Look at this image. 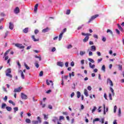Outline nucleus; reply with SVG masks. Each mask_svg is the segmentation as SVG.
Masks as SVG:
<instances>
[{
	"mask_svg": "<svg viewBox=\"0 0 124 124\" xmlns=\"http://www.w3.org/2000/svg\"><path fill=\"white\" fill-rule=\"evenodd\" d=\"M28 31H29V28H26L23 30V32H24V33H28Z\"/></svg>",
	"mask_w": 124,
	"mask_h": 124,
	"instance_id": "11",
	"label": "nucleus"
},
{
	"mask_svg": "<svg viewBox=\"0 0 124 124\" xmlns=\"http://www.w3.org/2000/svg\"><path fill=\"white\" fill-rule=\"evenodd\" d=\"M43 116H44V120H46L48 119V115H46V114H44Z\"/></svg>",
	"mask_w": 124,
	"mask_h": 124,
	"instance_id": "32",
	"label": "nucleus"
},
{
	"mask_svg": "<svg viewBox=\"0 0 124 124\" xmlns=\"http://www.w3.org/2000/svg\"><path fill=\"white\" fill-rule=\"evenodd\" d=\"M39 32V31H38V30H35L34 31L35 34H37V33H38Z\"/></svg>",
	"mask_w": 124,
	"mask_h": 124,
	"instance_id": "47",
	"label": "nucleus"
},
{
	"mask_svg": "<svg viewBox=\"0 0 124 124\" xmlns=\"http://www.w3.org/2000/svg\"><path fill=\"white\" fill-rule=\"evenodd\" d=\"M109 89L110 91L111 92L112 95H115V93H114V89H113V88L110 87Z\"/></svg>",
	"mask_w": 124,
	"mask_h": 124,
	"instance_id": "22",
	"label": "nucleus"
},
{
	"mask_svg": "<svg viewBox=\"0 0 124 124\" xmlns=\"http://www.w3.org/2000/svg\"><path fill=\"white\" fill-rule=\"evenodd\" d=\"M37 120H38L37 122H38V123H39V124H41L42 121H41V118H40V117L38 116L37 117Z\"/></svg>",
	"mask_w": 124,
	"mask_h": 124,
	"instance_id": "18",
	"label": "nucleus"
},
{
	"mask_svg": "<svg viewBox=\"0 0 124 124\" xmlns=\"http://www.w3.org/2000/svg\"><path fill=\"white\" fill-rule=\"evenodd\" d=\"M97 108L96 107H93V108L92 109V113H93V112H95V110H96Z\"/></svg>",
	"mask_w": 124,
	"mask_h": 124,
	"instance_id": "45",
	"label": "nucleus"
},
{
	"mask_svg": "<svg viewBox=\"0 0 124 124\" xmlns=\"http://www.w3.org/2000/svg\"><path fill=\"white\" fill-rule=\"evenodd\" d=\"M9 103H10L11 104H12L14 106H15V103H14V102H13V101L12 100H9Z\"/></svg>",
	"mask_w": 124,
	"mask_h": 124,
	"instance_id": "29",
	"label": "nucleus"
},
{
	"mask_svg": "<svg viewBox=\"0 0 124 124\" xmlns=\"http://www.w3.org/2000/svg\"><path fill=\"white\" fill-rule=\"evenodd\" d=\"M116 111H117V106H115L114 108V112L116 113Z\"/></svg>",
	"mask_w": 124,
	"mask_h": 124,
	"instance_id": "54",
	"label": "nucleus"
},
{
	"mask_svg": "<svg viewBox=\"0 0 124 124\" xmlns=\"http://www.w3.org/2000/svg\"><path fill=\"white\" fill-rule=\"evenodd\" d=\"M38 123H39V122L37 121H32V124H38Z\"/></svg>",
	"mask_w": 124,
	"mask_h": 124,
	"instance_id": "36",
	"label": "nucleus"
},
{
	"mask_svg": "<svg viewBox=\"0 0 124 124\" xmlns=\"http://www.w3.org/2000/svg\"><path fill=\"white\" fill-rule=\"evenodd\" d=\"M90 38L89 36H86L84 39L83 40V42H87L89 40V39Z\"/></svg>",
	"mask_w": 124,
	"mask_h": 124,
	"instance_id": "12",
	"label": "nucleus"
},
{
	"mask_svg": "<svg viewBox=\"0 0 124 124\" xmlns=\"http://www.w3.org/2000/svg\"><path fill=\"white\" fill-rule=\"evenodd\" d=\"M9 51H10V49H8L5 52L4 55L5 57H6V56H7V54H8V53H9Z\"/></svg>",
	"mask_w": 124,
	"mask_h": 124,
	"instance_id": "30",
	"label": "nucleus"
},
{
	"mask_svg": "<svg viewBox=\"0 0 124 124\" xmlns=\"http://www.w3.org/2000/svg\"><path fill=\"white\" fill-rule=\"evenodd\" d=\"M84 94L86 96H89V93H88V90L84 89Z\"/></svg>",
	"mask_w": 124,
	"mask_h": 124,
	"instance_id": "20",
	"label": "nucleus"
},
{
	"mask_svg": "<svg viewBox=\"0 0 124 124\" xmlns=\"http://www.w3.org/2000/svg\"><path fill=\"white\" fill-rule=\"evenodd\" d=\"M50 29H49V28L47 27L46 29H44L42 30V32H47Z\"/></svg>",
	"mask_w": 124,
	"mask_h": 124,
	"instance_id": "13",
	"label": "nucleus"
},
{
	"mask_svg": "<svg viewBox=\"0 0 124 124\" xmlns=\"http://www.w3.org/2000/svg\"><path fill=\"white\" fill-rule=\"evenodd\" d=\"M31 37L32 39H33V41H34V42L39 41V38L35 39V37L34 35H32Z\"/></svg>",
	"mask_w": 124,
	"mask_h": 124,
	"instance_id": "8",
	"label": "nucleus"
},
{
	"mask_svg": "<svg viewBox=\"0 0 124 124\" xmlns=\"http://www.w3.org/2000/svg\"><path fill=\"white\" fill-rule=\"evenodd\" d=\"M70 48H72V45H69L67 46V49H70Z\"/></svg>",
	"mask_w": 124,
	"mask_h": 124,
	"instance_id": "56",
	"label": "nucleus"
},
{
	"mask_svg": "<svg viewBox=\"0 0 124 124\" xmlns=\"http://www.w3.org/2000/svg\"><path fill=\"white\" fill-rule=\"evenodd\" d=\"M107 32L108 33V32H110V34H113V32L110 29H108L107 31Z\"/></svg>",
	"mask_w": 124,
	"mask_h": 124,
	"instance_id": "34",
	"label": "nucleus"
},
{
	"mask_svg": "<svg viewBox=\"0 0 124 124\" xmlns=\"http://www.w3.org/2000/svg\"><path fill=\"white\" fill-rule=\"evenodd\" d=\"M6 76H8V77H10V78H12V75L10 74H6Z\"/></svg>",
	"mask_w": 124,
	"mask_h": 124,
	"instance_id": "39",
	"label": "nucleus"
},
{
	"mask_svg": "<svg viewBox=\"0 0 124 124\" xmlns=\"http://www.w3.org/2000/svg\"><path fill=\"white\" fill-rule=\"evenodd\" d=\"M65 65L66 67H68V62H66L65 63Z\"/></svg>",
	"mask_w": 124,
	"mask_h": 124,
	"instance_id": "62",
	"label": "nucleus"
},
{
	"mask_svg": "<svg viewBox=\"0 0 124 124\" xmlns=\"http://www.w3.org/2000/svg\"><path fill=\"white\" fill-rule=\"evenodd\" d=\"M14 13L15 14H18V13H20V9H19V7H17L15 9Z\"/></svg>",
	"mask_w": 124,
	"mask_h": 124,
	"instance_id": "7",
	"label": "nucleus"
},
{
	"mask_svg": "<svg viewBox=\"0 0 124 124\" xmlns=\"http://www.w3.org/2000/svg\"><path fill=\"white\" fill-rule=\"evenodd\" d=\"M19 72L21 73V76L22 79H25V75H24V73L23 72V71L20 70L19 71Z\"/></svg>",
	"mask_w": 124,
	"mask_h": 124,
	"instance_id": "10",
	"label": "nucleus"
},
{
	"mask_svg": "<svg viewBox=\"0 0 124 124\" xmlns=\"http://www.w3.org/2000/svg\"><path fill=\"white\" fill-rule=\"evenodd\" d=\"M21 89H22V87H18V88L15 89L14 90V93H20V92H21Z\"/></svg>",
	"mask_w": 124,
	"mask_h": 124,
	"instance_id": "5",
	"label": "nucleus"
},
{
	"mask_svg": "<svg viewBox=\"0 0 124 124\" xmlns=\"http://www.w3.org/2000/svg\"><path fill=\"white\" fill-rule=\"evenodd\" d=\"M15 46H16V47H17V48H19V49H24L25 48V46L19 43L15 44Z\"/></svg>",
	"mask_w": 124,
	"mask_h": 124,
	"instance_id": "1",
	"label": "nucleus"
},
{
	"mask_svg": "<svg viewBox=\"0 0 124 124\" xmlns=\"http://www.w3.org/2000/svg\"><path fill=\"white\" fill-rule=\"evenodd\" d=\"M113 124H117L118 123H117V120H115L113 121Z\"/></svg>",
	"mask_w": 124,
	"mask_h": 124,
	"instance_id": "64",
	"label": "nucleus"
},
{
	"mask_svg": "<svg viewBox=\"0 0 124 124\" xmlns=\"http://www.w3.org/2000/svg\"><path fill=\"white\" fill-rule=\"evenodd\" d=\"M38 7V4H36V5L34 6V11L35 12H36L37 11V8Z\"/></svg>",
	"mask_w": 124,
	"mask_h": 124,
	"instance_id": "14",
	"label": "nucleus"
},
{
	"mask_svg": "<svg viewBox=\"0 0 124 124\" xmlns=\"http://www.w3.org/2000/svg\"><path fill=\"white\" fill-rule=\"evenodd\" d=\"M46 83L47 86H49L50 85V82H49V80L46 79Z\"/></svg>",
	"mask_w": 124,
	"mask_h": 124,
	"instance_id": "53",
	"label": "nucleus"
},
{
	"mask_svg": "<svg viewBox=\"0 0 124 124\" xmlns=\"http://www.w3.org/2000/svg\"><path fill=\"white\" fill-rule=\"evenodd\" d=\"M109 99L110 100H112L113 99L112 98V94L111 93L109 94Z\"/></svg>",
	"mask_w": 124,
	"mask_h": 124,
	"instance_id": "51",
	"label": "nucleus"
},
{
	"mask_svg": "<svg viewBox=\"0 0 124 124\" xmlns=\"http://www.w3.org/2000/svg\"><path fill=\"white\" fill-rule=\"evenodd\" d=\"M99 121V118H95L93 120V122L94 124V122H98Z\"/></svg>",
	"mask_w": 124,
	"mask_h": 124,
	"instance_id": "43",
	"label": "nucleus"
},
{
	"mask_svg": "<svg viewBox=\"0 0 124 124\" xmlns=\"http://www.w3.org/2000/svg\"><path fill=\"white\" fill-rule=\"evenodd\" d=\"M88 61L90 62H92V63H94V60L92 59L89 58Z\"/></svg>",
	"mask_w": 124,
	"mask_h": 124,
	"instance_id": "28",
	"label": "nucleus"
},
{
	"mask_svg": "<svg viewBox=\"0 0 124 124\" xmlns=\"http://www.w3.org/2000/svg\"><path fill=\"white\" fill-rule=\"evenodd\" d=\"M62 120H64V117H63L62 116H60L59 120L62 121Z\"/></svg>",
	"mask_w": 124,
	"mask_h": 124,
	"instance_id": "41",
	"label": "nucleus"
},
{
	"mask_svg": "<svg viewBox=\"0 0 124 124\" xmlns=\"http://www.w3.org/2000/svg\"><path fill=\"white\" fill-rule=\"evenodd\" d=\"M107 83H109L111 87H113V86H114V84H113V81H112V80H111L110 78H108Z\"/></svg>",
	"mask_w": 124,
	"mask_h": 124,
	"instance_id": "6",
	"label": "nucleus"
},
{
	"mask_svg": "<svg viewBox=\"0 0 124 124\" xmlns=\"http://www.w3.org/2000/svg\"><path fill=\"white\" fill-rule=\"evenodd\" d=\"M83 26H84V25H81V26H79V27L78 28L77 30H79L82 29L83 28Z\"/></svg>",
	"mask_w": 124,
	"mask_h": 124,
	"instance_id": "44",
	"label": "nucleus"
},
{
	"mask_svg": "<svg viewBox=\"0 0 124 124\" xmlns=\"http://www.w3.org/2000/svg\"><path fill=\"white\" fill-rule=\"evenodd\" d=\"M11 73V69L8 68L6 72V74H10Z\"/></svg>",
	"mask_w": 124,
	"mask_h": 124,
	"instance_id": "19",
	"label": "nucleus"
},
{
	"mask_svg": "<svg viewBox=\"0 0 124 124\" xmlns=\"http://www.w3.org/2000/svg\"><path fill=\"white\" fill-rule=\"evenodd\" d=\"M75 76V75L74 74V72H73L72 74L71 73L69 74V76L70 78H71V76H72L73 77H74Z\"/></svg>",
	"mask_w": 124,
	"mask_h": 124,
	"instance_id": "25",
	"label": "nucleus"
},
{
	"mask_svg": "<svg viewBox=\"0 0 124 124\" xmlns=\"http://www.w3.org/2000/svg\"><path fill=\"white\" fill-rule=\"evenodd\" d=\"M89 56H93V52L89 51Z\"/></svg>",
	"mask_w": 124,
	"mask_h": 124,
	"instance_id": "58",
	"label": "nucleus"
},
{
	"mask_svg": "<svg viewBox=\"0 0 124 124\" xmlns=\"http://www.w3.org/2000/svg\"><path fill=\"white\" fill-rule=\"evenodd\" d=\"M5 107H6V104L5 103L2 104V105H1L2 109H4Z\"/></svg>",
	"mask_w": 124,
	"mask_h": 124,
	"instance_id": "26",
	"label": "nucleus"
},
{
	"mask_svg": "<svg viewBox=\"0 0 124 124\" xmlns=\"http://www.w3.org/2000/svg\"><path fill=\"white\" fill-rule=\"evenodd\" d=\"M3 100L7 101V96H5V97L3 98Z\"/></svg>",
	"mask_w": 124,
	"mask_h": 124,
	"instance_id": "63",
	"label": "nucleus"
},
{
	"mask_svg": "<svg viewBox=\"0 0 124 124\" xmlns=\"http://www.w3.org/2000/svg\"><path fill=\"white\" fill-rule=\"evenodd\" d=\"M10 30H13L14 28V25L12 24V22L9 23V27Z\"/></svg>",
	"mask_w": 124,
	"mask_h": 124,
	"instance_id": "9",
	"label": "nucleus"
},
{
	"mask_svg": "<svg viewBox=\"0 0 124 124\" xmlns=\"http://www.w3.org/2000/svg\"><path fill=\"white\" fill-rule=\"evenodd\" d=\"M25 122L27 124H31V119L29 118H26L25 120Z\"/></svg>",
	"mask_w": 124,
	"mask_h": 124,
	"instance_id": "23",
	"label": "nucleus"
},
{
	"mask_svg": "<svg viewBox=\"0 0 124 124\" xmlns=\"http://www.w3.org/2000/svg\"><path fill=\"white\" fill-rule=\"evenodd\" d=\"M77 94L78 98H80V97L81 96V93H80V92L78 91L77 92Z\"/></svg>",
	"mask_w": 124,
	"mask_h": 124,
	"instance_id": "21",
	"label": "nucleus"
},
{
	"mask_svg": "<svg viewBox=\"0 0 124 124\" xmlns=\"http://www.w3.org/2000/svg\"><path fill=\"white\" fill-rule=\"evenodd\" d=\"M62 33H61L59 36V41H61V40H62Z\"/></svg>",
	"mask_w": 124,
	"mask_h": 124,
	"instance_id": "16",
	"label": "nucleus"
},
{
	"mask_svg": "<svg viewBox=\"0 0 124 124\" xmlns=\"http://www.w3.org/2000/svg\"><path fill=\"white\" fill-rule=\"evenodd\" d=\"M117 26H118V29H119V30H120V31H124V29H123V28H122V26H121V25H120V24H117Z\"/></svg>",
	"mask_w": 124,
	"mask_h": 124,
	"instance_id": "17",
	"label": "nucleus"
},
{
	"mask_svg": "<svg viewBox=\"0 0 124 124\" xmlns=\"http://www.w3.org/2000/svg\"><path fill=\"white\" fill-rule=\"evenodd\" d=\"M34 64H35V66H36V67L37 68H38V67H39V64H38V63L35 62V63H34Z\"/></svg>",
	"mask_w": 124,
	"mask_h": 124,
	"instance_id": "38",
	"label": "nucleus"
},
{
	"mask_svg": "<svg viewBox=\"0 0 124 124\" xmlns=\"http://www.w3.org/2000/svg\"><path fill=\"white\" fill-rule=\"evenodd\" d=\"M98 16V15H95V16H93L91 17V18L90 19L89 21H88V23H91L92 21H93L95 18H97Z\"/></svg>",
	"mask_w": 124,
	"mask_h": 124,
	"instance_id": "2",
	"label": "nucleus"
},
{
	"mask_svg": "<svg viewBox=\"0 0 124 124\" xmlns=\"http://www.w3.org/2000/svg\"><path fill=\"white\" fill-rule=\"evenodd\" d=\"M14 110L15 111V113H16V111H18V108L17 107H16L14 108Z\"/></svg>",
	"mask_w": 124,
	"mask_h": 124,
	"instance_id": "48",
	"label": "nucleus"
},
{
	"mask_svg": "<svg viewBox=\"0 0 124 124\" xmlns=\"http://www.w3.org/2000/svg\"><path fill=\"white\" fill-rule=\"evenodd\" d=\"M93 37L94 38H96L97 39H98V36H97L96 34H94L93 35Z\"/></svg>",
	"mask_w": 124,
	"mask_h": 124,
	"instance_id": "55",
	"label": "nucleus"
},
{
	"mask_svg": "<svg viewBox=\"0 0 124 124\" xmlns=\"http://www.w3.org/2000/svg\"><path fill=\"white\" fill-rule=\"evenodd\" d=\"M24 65L26 69H28V70L30 69V67H29L26 63H25Z\"/></svg>",
	"mask_w": 124,
	"mask_h": 124,
	"instance_id": "40",
	"label": "nucleus"
},
{
	"mask_svg": "<svg viewBox=\"0 0 124 124\" xmlns=\"http://www.w3.org/2000/svg\"><path fill=\"white\" fill-rule=\"evenodd\" d=\"M21 98L22 99H28V96L25 94L24 93H21Z\"/></svg>",
	"mask_w": 124,
	"mask_h": 124,
	"instance_id": "3",
	"label": "nucleus"
},
{
	"mask_svg": "<svg viewBox=\"0 0 124 124\" xmlns=\"http://www.w3.org/2000/svg\"><path fill=\"white\" fill-rule=\"evenodd\" d=\"M17 65L19 66V67H21V64H20V62L19 61L17 62Z\"/></svg>",
	"mask_w": 124,
	"mask_h": 124,
	"instance_id": "60",
	"label": "nucleus"
},
{
	"mask_svg": "<svg viewBox=\"0 0 124 124\" xmlns=\"http://www.w3.org/2000/svg\"><path fill=\"white\" fill-rule=\"evenodd\" d=\"M102 41H103L104 42H105V41H106V38L105 37H103L102 39Z\"/></svg>",
	"mask_w": 124,
	"mask_h": 124,
	"instance_id": "52",
	"label": "nucleus"
},
{
	"mask_svg": "<svg viewBox=\"0 0 124 124\" xmlns=\"http://www.w3.org/2000/svg\"><path fill=\"white\" fill-rule=\"evenodd\" d=\"M116 31L117 34H120V31L119 30L116 29Z\"/></svg>",
	"mask_w": 124,
	"mask_h": 124,
	"instance_id": "61",
	"label": "nucleus"
},
{
	"mask_svg": "<svg viewBox=\"0 0 124 124\" xmlns=\"http://www.w3.org/2000/svg\"><path fill=\"white\" fill-rule=\"evenodd\" d=\"M55 51H56V47H53L51 49V52H55Z\"/></svg>",
	"mask_w": 124,
	"mask_h": 124,
	"instance_id": "57",
	"label": "nucleus"
},
{
	"mask_svg": "<svg viewBox=\"0 0 124 124\" xmlns=\"http://www.w3.org/2000/svg\"><path fill=\"white\" fill-rule=\"evenodd\" d=\"M40 77H42V76H43V71H42L40 72L39 74Z\"/></svg>",
	"mask_w": 124,
	"mask_h": 124,
	"instance_id": "37",
	"label": "nucleus"
},
{
	"mask_svg": "<svg viewBox=\"0 0 124 124\" xmlns=\"http://www.w3.org/2000/svg\"><path fill=\"white\" fill-rule=\"evenodd\" d=\"M70 12H71L70 10H67L66 11V15H69V14H70Z\"/></svg>",
	"mask_w": 124,
	"mask_h": 124,
	"instance_id": "33",
	"label": "nucleus"
},
{
	"mask_svg": "<svg viewBox=\"0 0 124 124\" xmlns=\"http://www.w3.org/2000/svg\"><path fill=\"white\" fill-rule=\"evenodd\" d=\"M79 54L80 56H83V55H85V54H86V52L85 51H80Z\"/></svg>",
	"mask_w": 124,
	"mask_h": 124,
	"instance_id": "35",
	"label": "nucleus"
},
{
	"mask_svg": "<svg viewBox=\"0 0 124 124\" xmlns=\"http://www.w3.org/2000/svg\"><path fill=\"white\" fill-rule=\"evenodd\" d=\"M101 61H102V58H100V59H98L97 61L98 63H99V62H101Z\"/></svg>",
	"mask_w": 124,
	"mask_h": 124,
	"instance_id": "59",
	"label": "nucleus"
},
{
	"mask_svg": "<svg viewBox=\"0 0 124 124\" xmlns=\"http://www.w3.org/2000/svg\"><path fill=\"white\" fill-rule=\"evenodd\" d=\"M57 65H58V66H60L61 67H63L64 64L62 62H58L57 63Z\"/></svg>",
	"mask_w": 124,
	"mask_h": 124,
	"instance_id": "4",
	"label": "nucleus"
},
{
	"mask_svg": "<svg viewBox=\"0 0 124 124\" xmlns=\"http://www.w3.org/2000/svg\"><path fill=\"white\" fill-rule=\"evenodd\" d=\"M121 108H120L118 110V116H121Z\"/></svg>",
	"mask_w": 124,
	"mask_h": 124,
	"instance_id": "50",
	"label": "nucleus"
},
{
	"mask_svg": "<svg viewBox=\"0 0 124 124\" xmlns=\"http://www.w3.org/2000/svg\"><path fill=\"white\" fill-rule=\"evenodd\" d=\"M106 69V68L105 67V65H103L102 67V70H103L104 72H105Z\"/></svg>",
	"mask_w": 124,
	"mask_h": 124,
	"instance_id": "27",
	"label": "nucleus"
},
{
	"mask_svg": "<svg viewBox=\"0 0 124 124\" xmlns=\"http://www.w3.org/2000/svg\"><path fill=\"white\" fill-rule=\"evenodd\" d=\"M6 110H7L9 112H10L12 110V108L10 107H6Z\"/></svg>",
	"mask_w": 124,
	"mask_h": 124,
	"instance_id": "24",
	"label": "nucleus"
},
{
	"mask_svg": "<svg viewBox=\"0 0 124 124\" xmlns=\"http://www.w3.org/2000/svg\"><path fill=\"white\" fill-rule=\"evenodd\" d=\"M118 66L119 70H122V69H123V66L122 65H119Z\"/></svg>",
	"mask_w": 124,
	"mask_h": 124,
	"instance_id": "42",
	"label": "nucleus"
},
{
	"mask_svg": "<svg viewBox=\"0 0 124 124\" xmlns=\"http://www.w3.org/2000/svg\"><path fill=\"white\" fill-rule=\"evenodd\" d=\"M35 58H36V59H39L40 61H41V56L40 55L39 56L36 55L35 56Z\"/></svg>",
	"mask_w": 124,
	"mask_h": 124,
	"instance_id": "31",
	"label": "nucleus"
},
{
	"mask_svg": "<svg viewBox=\"0 0 124 124\" xmlns=\"http://www.w3.org/2000/svg\"><path fill=\"white\" fill-rule=\"evenodd\" d=\"M91 50L92 51H93L94 52L96 50V47H95V46H91Z\"/></svg>",
	"mask_w": 124,
	"mask_h": 124,
	"instance_id": "15",
	"label": "nucleus"
},
{
	"mask_svg": "<svg viewBox=\"0 0 124 124\" xmlns=\"http://www.w3.org/2000/svg\"><path fill=\"white\" fill-rule=\"evenodd\" d=\"M49 83H50V84H51L52 88H54V83H53V81L50 80Z\"/></svg>",
	"mask_w": 124,
	"mask_h": 124,
	"instance_id": "46",
	"label": "nucleus"
},
{
	"mask_svg": "<svg viewBox=\"0 0 124 124\" xmlns=\"http://www.w3.org/2000/svg\"><path fill=\"white\" fill-rule=\"evenodd\" d=\"M65 31H66V28L64 29L63 31L61 32V33L63 34V33H64Z\"/></svg>",
	"mask_w": 124,
	"mask_h": 124,
	"instance_id": "49",
	"label": "nucleus"
}]
</instances>
